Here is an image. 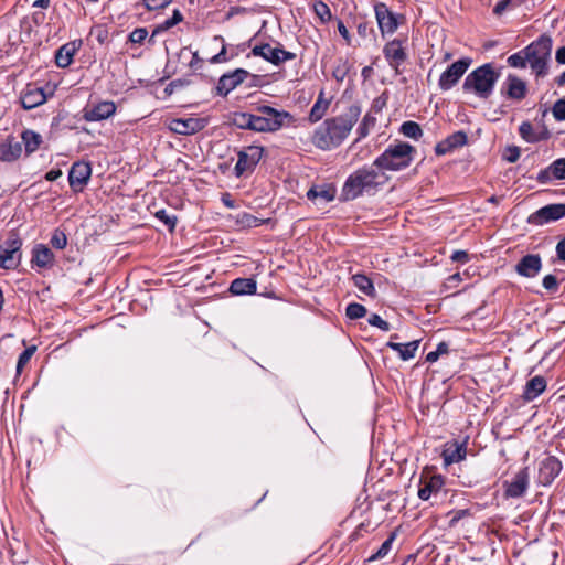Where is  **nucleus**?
<instances>
[{
	"label": "nucleus",
	"mask_w": 565,
	"mask_h": 565,
	"mask_svg": "<svg viewBox=\"0 0 565 565\" xmlns=\"http://www.w3.org/2000/svg\"><path fill=\"white\" fill-rule=\"evenodd\" d=\"M361 115L356 104L349 106L342 114L326 119L312 134L311 142L320 150L338 148L350 135Z\"/></svg>",
	"instance_id": "f257e3e1"
},
{
	"label": "nucleus",
	"mask_w": 565,
	"mask_h": 565,
	"mask_svg": "<svg viewBox=\"0 0 565 565\" xmlns=\"http://www.w3.org/2000/svg\"><path fill=\"white\" fill-rule=\"evenodd\" d=\"M552 47V38L547 34H542L524 49L510 55L507 63L513 68H525L529 66L535 79L544 78L548 75Z\"/></svg>",
	"instance_id": "f03ea898"
},
{
	"label": "nucleus",
	"mask_w": 565,
	"mask_h": 565,
	"mask_svg": "<svg viewBox=\"0 0 565 565\" xmlns=\"http://www.w3.org/2000/svg\"><path fill=\"white\" fill-rule=\"evenodd\" d=\"M387 178L380 172L373 163L364 166L352 172L345 180L340 194V200L348 202L366 194H374L383 186Z\"/></svg>",
	"instance_id": "7ed1b4c3"
},
{
	"label": "nucleus",
	"mask_w": 565,
	"mask_h": 565,
	"mask_svg": "<svg viewBox=\"0 0 565 565\" xmlns=\"http://www.w3.org/2000/svg\"><path fill=\"white\" fill-rule=\"evenodd\" d=\"M416 149L412 145L398 141L390 145L374 161L375 167L380 172L384 171H401L408 168L414 161Z\"/></svg>",
	"instance_id": "20e7f679"
},
{
	"label": "nucleus",
	"mask_w": 565,
	"mask_h": 565,
	"mask_svg": "<svg viewBox=\"0 0 565 565\" xmlns=\"http://www.w3.org/2000/svg\"><path fill=\"white\" fill-rule=\"evenodd\" d=\"M500 73L495 71L492 63H486L470 72L462 84V90L473 94L480 99H488L495 87Z\"/></svg>",
	"instance_id": "39448f33"
},
{
	"label": "nucleus",
	"mask_w": 565,
	"mask_h": 565,
	"mask_svg": "<svg viewBox=\"0 0 565 565\" xmlns=\"http://www.w3.org/2000/svg\"><path fill=\"white\" fill-rule=\"evenodd\" d=\"M257 132H275L288 126L294 117L286 110L262 105L256 108Z\"/></svg>",
	"instance_id": "423d86ee"
},
{
	"label": "nucleus",
	"mask_w": 565,
	"mask_h": 565,
	"mask_svg": "<svg viewBox=\"0 0 565 565\" xmlns=\"http://www.w3.org/2000/svg\"><path fill=\"white\" fill-rule=\"evenodd\" d=\"M22 239L17 234H11L2 245H0V268L15 269L22 258Z\"/></svg>",
	"instance_id": "0eeeda50"
},
{
	"label": "nucleus",
	"mask_w": 565,
	"mask_h": 565,
	"mask_svg": "<svg viewBox=\"0 0 565 565\" xmlns=\"http://www.w3.org/2000/svg\"><path fill=\"white\" fill-rule=\"evenodd\" d=\"M472 63L470 57H462L449 65L440 75L438 86L443 92L455 87Z\"/></svg>",
	"instance_id": "6e6552de"
},
{
	"label": "nucleus",
	"mask_w": 565,
	"mask_h": 565,
	"mask_svg": "<svg viewBox=\"0 0 565 565\" xmlns=\"http://www.w3.org/2000/svg\"><path fill=\"white\" fill-rule=\"evenodd\" d=\"M252 54L254 56L264 58L275 66H279L287 61H292L296 58V54L284 50L280 43H278V45L275 47H271L268 43L255 45L252 49Z\"/></svg>",
	"instance_id": "1a4fd4ad"
},
{
	"label": "nucleus",
	"mask_w": 565,
	"mask_h": 565,
	"mask_svg": "<svg viewBox=\"0 0 565 565\" xmlns=\"http://www.w3.org/2000/svg\"><path fill=\"white\" fill-rule=\"evenodd\" d=\"M375 18L383 38L393 34L398 28V19L403 17L395 14L388 7L379 2L374 6Z\"/></svg>",
	"instance_id": "9d476101"
},
{
	"label": "nucleus",
	"mask_w": 565,
	"mask_h": 565,
	"mask_svg": "<svg viewBox=\"0 0 565 565\" xmlns=\"http://www.w3.org/2000/svg\"><path fill=\"white\" fill-rule=\"evenodd\" d=\"M500 94L505 99L521 102L527 95V84L515 74H508L501 85Z\"/></svg>",
	"instance_id": "9b49d317"
},
{
	"label": "nucleus",
	"mask_w": 565,
	"mask_h": 565,
	"mask_svg": "<svg viewBox=\"0 0 565 565\" xmlns=\"http://www.w3.org/2000/svg\"><path fill=\"white\" fill-rule=\"evenodd\" d=\"M264 148L259 146H250L238 152V160L234 167L235 175L241 177L246 171L253 170L260 161Z\"/></svg>",
	"instance_id": "f8f14e48"
},
{
	"label": "nucleus",
	"mask_w": 565,
	"mask_h": 565,
	"mask_svg": "<svg viewBox=\"0 0 565 565\" xmlns=\"http://www.w3.org/2000/svg\"><path fill=\"white\" fill-rule=\"evenodd\" d=\"M565 216V204L554 203L545 205L529 216V223L533 225H544L550 222L558 221Z\"/></svg>",
	"instance_id": "ddd939ff"
},
{
	"label": "nucleus",
	"mask_w": 565,
	"mask_h": 565,
	"mask_svg": "<svg viewBox=\"0 0 565 565\" xmlns=\"http://www.w3.org/2000/svg\"><path fill=\"white\" fill-rule=\"evenodd\" d=\"M207 119L201 117L174 118L169 124V129L179 135H194L207 126Z\"/></svg>",
	"instance_id": "4468645a"
},
{
	"label": "nucleus",
	"mask_w": 565,
	"mask_h": 565,
	"mask_svg": "<svg viewBox=\"0 0 565 565\" xmlns=\"http://www.w3.org/2000/svg\"><path fill=\"white\" fill-rule=\"evenodd\" d=\"M444 484L445 480L441 475L422 473L418 483V498L423 501L429 500L441 491Z\"/></svg>",
	"instance_id": "2eb2a0df"
},
{
	"label": "nucleus",
	"mask_w": 565,
	"mask_h": 565,
	"mask_svg": "<svg viewBox=\"0 0 565 565\" xmlns=\"http://www.w3.org/2000/svg\"><path fill=\"white\" fill-rule=\"evenodd\" d=\"M249 76V72L244 68H236L233 72L223 74L216 85V94L227 96L233 89L242 84Z\"/></svg>",
	"instance_id": "dca6fc26"
},
{
	"label": "nucleus",
	"mask_w": 565,
	"mask_h": 565,
	"mask_svg": "<svg viewBox=\"0 0 565 565\" xmlns=\"http://www.w3.org/2000/svg\"><path fill=\"white\" fill-rule=\"evenodd\" d=\"M468 439L469 437L466 436L462 440L454 439L444 445L441 457L445 465L457 463L466 459Z\"/></svg>",
	"instance_id": "f3484780"
},
{
	"label": "nucleus",
	"mask_w": 565,
	"mask_h": 565,
	"mask_svg": "<svg viewBox=\"0 0 565 565\" xmlns=\"http://www.w3.org/2000/svg\"><path fill=\"white\" fill-rule=\"evenodd\" d=\"M530 484L527 468L518 471L510 481H504L505 498H521L526 492Z\"/></svg>",
	"instance_id": "a211bd4d"
},
{
	"label": "nucleus",
	"mask_w": 565,
	"mask_h": 565,
	"mask_svg": "<svg viewBox=\"0 0 565 565\" xmlns=\"http://www.w3.org/2000/svg\"><path fill=\"white\" fill-rule=\"evenodd\" d=\"M92 175V167L88 162H75L68 172V182L73 191L79 192L87 184Z\"/></svg>",
	"instance_id": "6ab92c4d"
},
{
	"label": "nucleus",
	"mask_w": 565,
	"mask_h": 565,
	"mask_svg": "<svg viewBox=\"0 0 565 565\" xmlns=\"http://www.w3.org/2000/svg\"><path fill=\"white\" fill-rule=\"evenodd\" d=\"M562 462L554 456L544 458L539 466L537 480L543 486H550L562 471Z\"/></svg>",
	"instance_id": "aec40b11"
},
{
	"label": "nucleus",
	"mask_w": 565,
	"mask_h": 565,
	"mask_svg": "<svg viewBox=\"0 0 565 565\" xmlns=\"http://www.w3.org/2000/svg\"><path fill=\"white\" fill-rule=\"evenodd\" d=\"M542 267L543 263L539 254H527L516 263L515 273L524 278H535Z\"/></svg>",
	"instance_id": "412c9836"
},
{
	"label": "nucleus",
	"mask_w": 565,
	"mask_h": 565,
	"mask_svg": "<svg viewBox=\"0 0 565 565\" xmlns=\"http://www.w3.org/2000/svg\"><path fill=\"white\" fill-rule=\"evenodd\" d=\"M383 54L390 66L398 73V67L406 61L407 54L403 47V42L394 39L387 42L383 47Z\"/></svg>",
	"instance_id": "4be33fe9"
},
{
	"label": "nucleus",
	"mask_w": 565,
	"mask_h": 565,
	"mask_svg": "<svg viewBox=\"0 0 565 565\" xmlns=\"http://www.w3.org/2000/svg\"><path fill=\"white\" fill-rule=\"evenodd\" d=\"M467 142V134L462 130L456 131L435 146V153L437 156H445L458 148L466 146Z\"/></svg>",
	"instance_id": "5701e85b"
},
{
	"label": "nucleus",
	"mask_w": 565,
	"mask_h": 565,
	"mask_svg": "<svg viewBox=\"0 0 565 565\" xmlns=\"http://www.w3.org/2000/svg\"><path fill=\"white\" fill-rule=\"evenodd\" d=\"M116 113V105L114 102H100L90 108L83 110V118L86 121H100L111 117Z\"/></svg>",
	"instance_id": "b1692460"
},
{
	"label": "nucleus",
	"mask_w": 565,
	"mask_h": 565,
	"mask_svg": "<svg viewBox=\"0 0 565 565\" xmlns=\"http://www.w3.org/2000/svg\"><path fill=\"white\" fill-rule=\"evenodd\" d=\"M54 253L44 244H36L32 249L31 265L33 268L46 269L54 264Z\"/></svg>",
	"instance_id": "393cba45"
},
{
	"label": "nucleus",
	"mask_w": 565,
	"mask_h": 565,
	"mask_svg": "<svg viewBox=\"0 0 565 565\" xmlns=\"http://www.w3.org/2000/svg\"><path fill=\"white\" fill-rule=\"evenodd\" d=\"M552 179L565 180V158L552 162L546 169L541 170L536 178L542 184L548 183Z\"/></svg>",
	"instance_id": "a878e982"
},
{
	"label": "nucleus",
	"mask_w": 565,
	"mask_h": 565,
	"mask_svg": "<svg viewBox=\"0 0 565 565\" xmlns=\"http://www.w3.org/2000/svg\"><path fill=\"white\" fill-rule=\"evenodd\" d=\"M46 102V95L42 87L28 86L21 95V105L24 109H33Z\"/></svg>",
	"instance_id": "bb28decb"
},
{
	"label": "nucleus",
	"mask_w": 565,
	"mask_h": 565,
	"mask_svg": "<svg viewBox=\"0 0 565 565\" xmlns=\"http://www.w3.org/2000/svg\"><path fill=\"white\" fill-rule=\"evenodd\" d=\"M545 388L546 380L541 375H536L526 382L523 391V398L526 402L534 401L545 391Z\"/></svg>",
	"instance_id": "cd10ccee"
},
{
	"label": "nucleus",
	"mask_w": 565,
	"mask_h": 565,
	"mask_svg": "<svg viewBox=\"0 0 565 565\" xmlns=\"http://www.w3.org/2000/svg\"><path fill=\"white\" fill-rule=\"evenodd\" d=\"M22 153V143L13 138L0 143V160L11 162L17 160Z\"/></svg>",
	"instance_id": "c85d7f7f"
},
{
	"label": "nucleus",
	"mask_w": 565,
	"mask_h": 565,
	"mask_svg": "<svg viewBox=\"0 0 565 565\" xmlns=\"http://www.w3.org/2000/svg\"><path fill=\"white\" fill-rule=\"evenodd\" d=\"M230 291L236 296L254 295L257 291V282L254 278H236L231 282Z\"/></svg>",
	"instance_id": "c756f323"
},
{
	"label": "nucleus",
	"mask_w": 565,
	"mask_h": 565,
	"mask_svg": "<svg viewBox=\"0 0 565 565\" xmlns=\"http://www.w3.org/2000/svg\"><path fill=\"white\" fill-rule=\"evenodd\" d=\"M386 347L397 352L403 361H408L415 356L419 347V341L414 340L407 343H397L390 341L386 343Z\"/></svg>",
	"instance_id": "7c9ffc66"
},
{
	"label": "nucleus",
	"mask_w": 565,
	"mask_h": 565,
	"mask_svg": "<svg viewBox=\"0 0 565 565\" xmlns=\"http://www.w3.org/2000/svg\"><path fill=\"white\" fill-rule=\"evenodd\" d=\"M76 46L74 42H68L62 45L55 54V63L58 67L65 68L71 65L73 62L74 54L76 52Z\"/></svg>",
	"instance_id": "2f4dec72"
},
{
	"label": "nucleus",
	"mask_w": 565,
	"mask_h": 565,
	"mask_svg": "<svg viewBox=\"0 0 565 565\" xmlns=\"http://www.w3.org/2000/svg\"><path fill=\"white\" fill-rule=\"evenodd\" d=\"M519 134L522 139L530 143H535L550 137V132L547 130H544L543 132H535L532 124L529 121H523L520 125Z\"/></svg>",
	"instance_id": "473e14b6"
},
{
	"label": "nucleus",
	"mask_w": 565,
	"mask_h": 565,
	"mask_svg": "<svg viewBox=\"0 0 565 565\" xmlns=\"http://www.w3.org/2000/svg\"><path fill=\"white\" fill-rule=\"evenodd\" d=\"M232 124L239 129H247L257 132L256 115L236 111L232 116Z\"/></svg>",
	"instance_id": "72a5a7b5"
},
{
	"label": "nucleus",
	"mask_w": 565,
	"mask_h": 565,
	"mask_svg": "<svg viewBox=\"0 0 565 565\" xmlns=\"http://www.w3.org/2000/svg\"><path fill=\"white\" fill-rule=\"evenodd\" d=\"M307 198L315 203H329L334 199V190L326 186H312L308 190Z\"/></svg>",
	"instance_id": "f704fd0d"
},
{
	"label": "nucleus",
	"mask_w": 565,
	"mask_h": 565,
	"mask_svg": "<svg viewBox=\"0 0 565 565\" xmlns=\"http://www.w3.org/2000/svg\"><path fill=\"white\" fill-rule=\"evenodd\" d=\"M22 145H24L28 154L33 153L42 143V136L31 129H25L21 134Z\"/></svg>",
	"instance_id": "c9c22d12"
},
{
	"label": "nucleus",
	"mask_w": 565,
	"mask_h": 565,
	"mask_svg": "<svg viewBox=\"0 0 565 565\" xmlns=\"http://www.w3.org/2000/svg\"><path fill=\"white\" fill-rule=\"evenodd\" d=\"M329 105H330V102L324 98V93L320 92L316 103L311 107V110L309 114V120L311 122L319 121L326 115Z\"/></svg>",
	"instance_id": "e433bc0d"
},
{
	"label": "nucleus",
	"mask_w": 565,
	"mask_h": 565,
	"mask_svg": "<svg viewBox=\"0 0 565 565\" xmlns=\"http://www.w3.org/2000/svg\"><path fill=\"white\" fill-rule=\"evenodd\" d=\"M352 281L353 285L364 295L373 298L376 296V290L373 285V281L366 275L355 274L352 276Z\"/></svg>",
	"instance_id": "4c0bfd02"
},
{
	"label": "nucleus",
	"mask_w": 565,
	"mask_h": 565,
	"mask_svg": "<svg viewBox=\"0 0 565 565\" xmlns=\"http://www.w3.org/2000/svg\"><path fill=\"white\" fill-rule=\"evenodd\" d=\"M395 539H396V533L392 532L388 535V537L382 543L380 548L374 554H372L370 557H367L366 562L372 563V562H375L377 559H382L385 556H387L388 553L392 550V546H393V543H394Z\"/></svg>",
	"instance_id": "58836bf2"
},
{
	"label": "nucleus",
	"mask_w": 565,
	"mask_h": 565,
	"mask_svg": "<svg viewBox=\"0 0 565 565\" xmlns=\"http://www.w3.org/2000/svg\"><path fill=\"white\" fill-rule=\"evenodd\" d=\"M399 132L411 139L418 140L423 136V129L416 121H404L399 127Z\"/></svg>",
	"instance_id": "ea45409f"
},
{
	"label": "nucleus",
	"mask_w": 565,
	"mask_h": 565,
	"mask_svg": "<svg viewBox=\"0 0 565 565\" xmlns=\"http://www.w3.org/2000/svg\"><path fill=\"white\" fill-rule=\"evenodd\" d=\"M312 10L322 24H326L332 20L331 10L326 2L321 0L315 1L312 3Z\"/></svg>",
	"instance_id": "a19ab883"
},
{
	"label": "nucleus",
	"mask_w": 565,
	"mask_h": 565,
	"mask_svg": "<svg viewBox=\"0 0 565 565\" xmlns=\"http://www.w3.org/2000/svg\"><path fill=\"white\" fill-rule=\"evenodd\" d=\"M375 117L371 116L370 114H366L362 121L360 122L356 132L359 135L355 142L360 141L361 139L365 138L370 134V129L374 127L375 125Z\"/></svg>",
	"instance_id": "79ce46f5"
},
{
	"label": "nucleus",
	"mask_w": 565,
	"mask_h": 565,
	"mask_svg": "<svg viewBox=\"0 0 565 565\" xmlns=\"http://www.w3.org/2000/svg\"><path fill=\"white\" fill-rule=\"evenodd\" d=\"M349 71H350L349 62L344 58H339L333 67L332 76L337 82L341 83L347 77Z\"/></svg>",
	"instance_id": "37998d69"
},
{
	"label": "nucleus",
	"mask_w": 565,
	"mask_h": 565,
	"mask_svg": "<svg viewBox=\"0 0 565 565\" xmlns=\"http://www.w3.org/2000/svg\"><path fill=\"white\" fill-rule=\"evenodd\" d=\"M182 20H183V15H182L181 11L179 9H174L172 17L167 19L163 23L159 24L156 28V30L153 31V35L159 32L167 31V30L171 29L172 26L180 23Z\"/></svg>",
	"instance_id": "c03bdc74"
},
{
	"label": "nucleus",
	"mask_w": 565,
	"mask_h": 565,
	"mask_svg": "<svg viewBox=\"0 0 565 565\" xmlns=\"http://www.w3.org/2000/svg\"><path fill=\"white\" fill-rule=\"evenodd\" d=\"M345 315L349 319L356 320L366 315V308L358 302H351L345 308Z\"/></svg>",
	"instance_id": "a18cd8bd"
},
{
	"label": "nucleus",
	"mask_w": 565,
	"mask_h": 565,
	"mask_svg": "<svg viewBox=\"0 0 565 565\" xmlns=\"http://www.w3.org/2000/svg\"><path fill=\"white\" fill-rule=\"evenodd\" d=\"M36 351L35 345H31L26 348L18 358L17 362V375H20L23 367L30 362L32 355Z\"/></svg>",
	"instance_id": "49530a36"
},
{
	"label": "nucleus",
	"mask_w": 565,
	"mask_h": 565,
	"mask_svg": "<svg viewBox=\"0 0 565 565\" xmlns=\"http://www.w3.org/2000/svg\"><path fill=\"white\" fill-rule=\"evenodd\" d=\"M154 216L161 221L170 232L174 231L178 220L175 215L169 214L166 210H159L156 212Z\"/></svg>",
	"instance_id": "de8ad7c7"
},
{
	"label": "nucleus",
	"mask_w": 565,
	"mask_h": 565,
	"mask_svg": "<svg viewBox=\"0 0 565 565\" xmlns=\"http://www.w3.org/2000/svg\"><path fill=\"white\" fill-rule=\"evenodd\" d=\"M50 243L56 249H64L67 245L66 234L58 228L54 230Z\"/></svg>",
	"instance_id": "09e8293b"
},
{
	"label": "nucleus",
	"mask_w": 565,
	"mask_h": 565,
	"mask_svg": "<svg viewBox=\"0 0 565 565\" xmlns=\"http://www.w3.org/2000/svg\"><path fill=\"white\" fill-rule=\"evenodd\" d=\"M552 114L555 120H565V97L555 102V104L552 107Z\"/></svg>",
	"instance_id": "8fccbe9b"
},
{
	"label": "nucleus",
	"mask_w": 565,
	"mask_h": 565,
	"mask_svg": "<svg viewBox=\"0 0 565 565\" xmlns=\"http://www.w3.org/2000/svg\"><path fill=\"white\" fill-rule=\"evenodd\" d=\"M367 322L371 326L381 329L382 331L387 332L391 330V324L387 321H385L384 319H382L377 313H372L369 317Z\"/></svg>",
	"instance_id": "3c124183"
},
{
	"label": "nucleus",
	"mask_w": 565,
	"mask_h": 565,
	"mask_svg": "<svg viewBox=\"0 0 565 565\" xmlns=\"http://www.w3.org/2000/svg\"><path fill=\"white\" fill-rule=\"evenodd\" d=\"M521 156V150L516 146H509L505 148L503 152V159L510 163H514L519 160Z\"/></svg>",
	"instance_id": "603ef678"
},
{
	"label": "nucleus",
	"mask_w": 565,
	"mask_h": 565,
	"mask_svg": "<svg viewBox=\"0 0 565 565\" xmlns=\"http://www.w3.org/2000/svg\"><path fill=\"white\" fill-rule=\"evenodd\" d=\"M148 36L146 28H137L129 34V41L134 44H141Z\"/></svg>",
	"instance_id": "864d4df0"
},
{
	"label": "nucleus",
	"mask_w": 565,
	"mask_h": 565,
	"mask_svg": "<svg viewBox=\"0 0 565 565\" xmlns=\"http://www.w3.org/2000/svg\"><path fill=\"white\" fill-rule=\"evenodd\" d=\"M172 0H142L143 6L149 11L159 10L168 7Z\"/></svg>",
	"instance_id": "5fc2aeb1"
},
{
	"label": "nucleus",
	"mask_w": 565,
	"mask_h": 565,
	"mask_svg": "<svg viewBox=\"0 0 565 565\" xmlns=\"http://www.w3.org/2000/svg\"><path fill=\"white\" fill-rule=\"evenodd\" d=\"M449 515L451 516L449 520V524H450V526H455L461 519L470 515V512L468 509H460V510L451 511L449 513Z\"/></svg>",
	"instance_id": "6e6d98bb"
},
{
	"label": "nucleus",
	"mask_w": 565,
	"mask_h": 565,
	"mask_svg": "<svg viewBox=\"0 0 565 565\" xmlns=\"http://www.w3.org/2000/svg\"><path fill=\"white\" fill-rule=\"evenodd\" d=\"M542 285L546 290L555 291L558 288V281L557 278L554 275H546L543 280Z\"/></svg>",
	"instance_id": "4d7b16f0"
},
{
	"label": "nucleus",
	"mask_w": 565,
	"mask_h": 565,
	"mask_svg": "<svg viewBox=\"0 0 565 565\" xmlns=\"http://www.w3.org/2000/svg\"><path fill=\"white\" fill-rule=\"evenodd\" d=\"M515 0H500L493 8V13L501 15L505 10L514 7Z\"/></svg>",
	"instance_id": "13d9d810"
},
{
	"label": "nucleus",
	"mask_w": 565,
	"mask_h": 565,
	"mask_svg": "<svg viewBox=\"0 0 565 565\" xmlns=\"http://www.w3.org/2000/svg\"><path fill=\"white\" fill-rule=\"evenodd\" d=\"M450 258L452 262L465 264L469 260V255L466 250H455Z\"/></svg>",
	"instance_id": "bf43d9fd"
},
{
	"label": "nucleus",
	"mask_w": 565,
	"mask_h": 565,
	"mask_svg": "<svg viewBox=\"0 0 565 565\" xmlns=\"http://www.w3.org/2000/svg\"><path fill=\"white\" fill-rule=\"evenodd\" d=\"M338 31H339L340 35L344 39L347 44H351V35H350L347 26L344 25V23L341 20H338Z\"/></svg>",
	"instance_id": "052dcab7"
},
{
	"label": "nucleus",
	"mask_w": 565,
	"mask_h": 565,
	"mask_svg": "<svg viewBox=\"0 0 565 565\" xmlns=\"http://www.w3.org/2000/svg\"><path fill=\"white\" fill-rule=\"evenodd\" d=\"M226 61H227V56H226V46L225 45H223L222 50L210 60V62L212 64L223 63Z\"/></svg>",
	"instance_id": "680f3d73"
},
{
	"label": "nucleus",
	"mask_w": 565,
	"mask_h": 565,
	"mask_svg": "<svg viewBox=\"0 0 565 565\" xmlns=\"http://www.w3.org/2000/svg\"><path fill=\"white\" fill-rule=\"evenodd\" d=\"M184 85L183 81L181 79H174L170 82L167 87L164 88V93L167 95H171L177 88H180Z\"/></svg>",
	"instance_id": "e2e57ef3"
},
{
	"label": "nucleus",
	"mask_w": 565,
	"mask_h": 565,
	"mask_svg": "<svg viewBox=\"0 0 565 565\" xmlns=\"http://www.w3.org/2000/svg\"><path fill=\"white\" fill-rule=\"evenodd\" d=\"M556 255L559 260L565 262V241L563 238L556 245Z\"/></svg>",
	"instance_id": "0e129e2a"
},
{
	"label": "nucleus",
	"mask_w": 565,
	"mask_h": 565,
	"mask_svg": "<svg viewBox=\"0 0 565 565\" xmlns=\"http://www.w3.org/2000/svg\"><path fill=\"white\" fill-rule=\"evenodd\" d=\"M369 32H372V28L369 25L367 22H362L358 24V33L361 36L366 38Z\"/></svg>",
	"instance_id": "69168bd1"
},
{
	"label": "nucleus",
	"mask_w": 565,
	"mask_h": 565,
	"mask_svg": "<svg viewBox=\"0 0 565 565\" xmlns=\"http://www.w3.org/2000/svg\"><path fill=\"white\" fill-rule=\"evenodd\" d=\"M555 61L559 65H565V46H561L555 52Z\"/></svg>",
	"instance_id": "338daca9"
},
{
	"label": "nucleus",
	"mask_w": 565,
	"mask_h": 565,
	"mask_svg": "<svg viewBox=\"0 0 565 565\" xmlns=\"http://www.w3.org/2000/svg\"><path fill=\"white\" fill-rule=\"evenodd\" d=\"M62 175V171L60 169H52L45 174V179L47 181H55Z\"/></svg>",
	"instance_id": "774afa93"
}]
</instances>
